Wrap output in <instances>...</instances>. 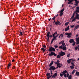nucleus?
<instances>
[{
    "label": "nucleus",
    "mask_w": 79,
    "mask_h": 79,
    "mask_svg": "<svg viewBox=\"0 0 79 79\" xmlns=\"http://www.w3.org/2000/svg\"><path fill=\"white\" fill-rule=\"evenodd\" d=\"M48 51L49 52H51V51H53V52H55V48H53L51 46L49 47Z\"/></svg>",
    "instance_id": "nucleus-1"
},
{
    "label": "nucleus",
    "mask_w": 79,
    "mask_h": 79,
    "mask_svg": "<svg viewBox=\"0 0 79 79\" xmlns=\"http://www.w3.org/2000/svg\"><path fill=\"white\" fill-rule=\"evenodd\" d=\"M47 76H48L47 77V79H49L52 76V75H51L50 76V73H47L46 74Z\"/></svg>",
    "instance_id": "nucleus-2"
},
{
    "label": "nucleus",
    "mask_w": 79,
    "mask_h": 79,
    "mask_svg": "<svg viewBox=\"0 0 79 79\" xmlns=\"http://www.w3.org/2000/svg\"><path fill=\"white\" fill-rule=\"evenodd\" d=\"M60 56H63V55H64L66 53L64 52H62V51H61V53H60Z\"/></svg>",
    "instance_id": "nucleus-3"
},
{
    "label": "nucleus",
    "mask_w": 79,
    "mask_h": 79,
    "mask_svg": "<svg viewBox=\"0 0 79 79\" xmlns=\"http://www.w3.org/2000/svg\"><path fill=\"white\" fill-rule=\"evenodd\" d=\"M49 70H53L54 71L55 69V68L53 66H52L50 67V68L49 69Z\"/></svg>",
    "instance_id": "nucleus-4"
},
{
    "label": "nucleus",
    "mask_w": 79,
    "mask_h": 79,
    "mask_svg": "<svg viewBox=\"0 0 79 79\" xmlns=\"http://www.w3.org/2000/svg\"><path fill=\"white\" fill-rule=\"evenodd\" d=\"M55 24H56V25L58 24V25H60L61 24V23H60V22L59 21L57 20V22H55Z\"/></svg>",
    "instance_id": "nucleus-5"
},
{
    "label": "nucleus",
    "mask_w": 79,
    "mask_h": 79,
    "mask_svg": "<svg viewBox=\"0 0 79 79\" xmlns=\"http://www.w3.org/2000/svg\"><path fill=\"white\" fill-rule=\"evenodd\" d=\"M57 73H55L54 74V75L52 76V78H55L56 77V76H57Z\"/></svg>",
    "instance_id": "nucleus-6"
},
{
    "label": "nucleus",
    "mask_w": 79,
    "mask_h": 79,
    "mask_svg": "<svg viewBox=\"0 0 79 79\" xmlns=\"http://www.w3.org/2000/svg\"><path fill=\"white\" fill-rule=\"evenodd\" d=\"M73 59H69L67 60V63L69 64V63H70L72 61Z\"/></svg>",
    "instance_id": "nucleus-7"
},
{
    "label": "nucleus",
    "mask_w": 79,
    "mask_h": 79,
    "mask_svg": "<svg viewBox=\"0 0 79 79\" xmlns=\"http://www.w3.org/2000/svg\"><path fill=\"white\" fill-rule=\"evenodd\" d=\"M74 0H68L69 2H68V5H70V3H71V2H73V1H74Z\"/></svg>",
    "instance_id": "nucleus-8"
},
{
    "label": "nucleus",
    "mask_w": 79,
    "mask_h": 79,
    "mask_svg": "<svg viewBox=\"0 0 79 79\" xmlns=\"http://www.w3.org/2000/svg\"><path fill=\"white\" fill-rule=\"evenodd\" d=\"M76 42H77V44H79V37L78 38H76Z\"/></svg>",
    "instance_id": "nucleus-9"
},
{
    "label": "nucleus",
    "mask_w": 79,
    "mask_h": 79,
    "mask_svg": "<svg viewBox=\"0 0 79 79\" xmlns=\"http://www.w3.org/2000/svg\"><path fill=\"white\" fill-rule=\"evenodd\" d=\"M62 66V64H57V66L59 67V68H60V67H61Z\"/></svg>",
    "instance_id": "nucleus-10"
},
{
    "label": "nucleus",
    "mask_w": 79,
    "mask_h": 79,
    "mask_svg": "<svg viewBox=\"0 0 79 79\" xmlns=\"http://www.w3.org/2000/svg\"><path fill=\"white\" fill-rule=\"evenodd\" d=\"M69 29V26H68L65 29V31H68Z\"/></svg>",
    "instance_id": "nucleus-11"
},
{
    "label": "nucleus",
    "mask_w": 79,
    "mask_h": 79,
    "mask_svg": "<svg viewBox=\"0 0 79 79\" xmlns=\"http://www.w3.org/2000/svg\"><path fill=\"white\" fill-rule=\"evenodd\" d=\"M66 45H65L64 46H63L62 47V49L63 50H66L67 48H66Z\"/></svg>",
    "instance_id": "nucleus-12"
},
{
    "label": "nucleus",
    "mask_w": 79,
    "mask_h": 79,
    "mask_svg": "<svg viewBox=\"0 0 79 79\" xmlns=\"http://www.w3.org/2000/svg\"><path fill=\"white\" fill-rule=\"evenodd\" d=\"M79 27V25H77L74 28V30H76Z\"/></svg>",
    "instance_id": "nucleus-13"
},
{
    "label": "nucleus",
    "mask_w": 79,
    "mask_h": 79,
    "mask_svg": "<svg viewBox=\"0 0 79 79\" xmlns=\"http://www.w3.org/2000/svg\"><path fill=\"white\" fill-rule=\"evenodd\" d=\"M79 14H77L76 15V16L75 17L76 19H79Z\"/></svg>",
    "instance_id": "nucleus-14"
},
{
    "label": "nucleus",
    "mask_w": 79,
    "mask_h": 79,
    "mask_svg": "<svg viewBox=\"0 0 79 79\" xmlns=\"http://www.w3.org/2000/svg\"><path fill=\"white\" fill-rule=\"evenodd\" d=\"M51 53L49 54V55L50 56H53V52L52 51L51 52Z\"/></svg>",
    "instance_id": "nucleus-15"
},
{
    "label": "nucleus",
    "mask_w": 79,
    "mask_h": 79,
    "mask_svg": "<svg viewBox=\"0 0 79 79\" xmlns=\"http://www.w3.org/2000/svg\"><path fill=\"white\" fill-rule=\"evenodd\" d=\"M77 10H76V12H78L79 11V7L78 6L76 7Z\"/></svg>",
    "instance_id": "nucleus-16"
},
{
    "label": "nucleus",
    "mask_w": 79,
    "mask_h": 79,
    "mask_svg": "<svg viewBox=\"0 0 79 79\" xmlns=\"http://www.w3.org/2000/svg\"><path fill=\"white\" fill-rule=\"evenodd\" d=\"M71 33H69L68 35V36H67V37H68L69 38H70L71 37Z\"/></svg>",
    "instance_id": "nucleus-17"
},
{
    "label": "nucleus",
    "mask_w": 79,
    "mask_h": 79,
    "mask_svg": "<svg viewBox=\"0 0 79 79\" xmlns=\"http://www.w3.org/2000/svg\"><path fill=\"white\" fill-rule=\"evenodd\" d=\"M69 42L70 43H73V42H74V40H73V39H70V40H69Z\"/></svg>",
    "instance_id": "nucleus-18"
},
{
    "label": "nucleus",
    "mask_w": 79,
    "mask_h": 79,
    "mask_svg": "<svg viewBox=\"0 0 79 79\" xmlns=\"http://www.w3.org/2000/svg\"><path fill=\"white\" fill-rule=\"evenodd\" d=\"M53 63H54V61H51V63H50V64H49L50 67V66H52L53 64Z\"/></svg>",
    "instance_id": "nucleus-19"
},
{
    "label": "nucleus",
    "mask_w": 79,
    "mask_h": 79,
    "mask_svg": "<svg viewBox=\"0 0 79 79\" xmlns=\"http://www.w3.org/2000/svg\"><path fill=\"white\" fill-rule=\"evenodd\" d=\"M67 73V71L66 70H65V71H63L62 72V74H65V73Z\"/></svg>",
    "instance_id": "nucleus-20"
},
{
    "label": "nucleus",
    "mask_w": 79,
    "mask_h": 79,
    "mask_svg": "<svg viewBox=\"0 0 79 79\" xmlns=\"http://www.w3.org/2000/svg\"><path fill=\"white\" fill-rule=\"evenodd\" d=\"M70 69H74V66H73V65L70 66Z\"/></svg>",
    "instance_id": "nucleus-21"
},
{
    "label": "nucleus",
    "mask_w": 79,
    "mask_h": 79,
    "mask_svg": "<svg viewBox=\"0 0 79 79\" xmlns=\"http://www.w3.org/2000/svg\"><path fill=\"white\" fill-rule=\"evenodd\" d=\"M64 8H63V9L61 10L60 11V13H63V11H64Z\"/></svg>",
    "instance_id": "nucleus-22"
},
{
    "label": "nucleus",
    "mask_w": 79,
    "mask_h": 79,
    "mask_svg": "<svg viewBox=\"0 0 79 79\" xmlns=\"http://www.w3.org/2000/svg\"><path fill=\"white\" fill-rule=\"evenodd\" d=\"M60 62V61H59V60H57V62H56L55 63V64H60V63H59Z\"/></svg>",
    "instance_id": "nucleus-23"
},
{
    "label": "nucleus",
    "mask_w": 79,
    "mask_h": 79,
    "mask_svg": "<svg viewBox=\"0 0 79 79\" xmlns=\"http://www.w3.org/2000/svg\"><path fill=\"white\" fill-rule=\"evenodd\" d=\"M60 39H62L63 37V34L60 35Z\"/></svg>",
    "instance_id": "nucleus-24"
},
{
    "label": "nucleus",
    "mask_w": 79,
    "mask_h": 79,
    "mask_svg": "<svg viewBox=\"0 0 79 79\" xmlns=\"http://www.w3.org/2000/svg\"><path fill=\"white\" fill-rule=\"evenodd\" d=\"M76 74L77 76H79V72H76Z\"/></svg>",
    "instance_id": "nucleus-25"
},
{
    "label": "nucleus",
    "mask_w": 79,
    "mask_h": 79,
    "mask_svg": "<svg viewBox=\"0 0 79 79\" xmlns=\"http://www.w3.org/2000/svg\"><path fill=\"white\" fill-rule=\"evenodd\" d=\"M50 32H48V33H47V37H48V36L50 35Z\"/></svg>",
    "instance_id": "nucleus-26"
},
{
    "label": "nucleus",
    "mask_w": 79,
    "mask_h": 79,
    "mask_svg": "<svg viewBox=\"0 0 79 79\" xmlns=\"http://www.w3.org/2000/svg\"><path fill=\"white\" fill-rule=\"evenodd\" d=\"M74 73H75V70H74L72 72V74H74Z\"/></svg>",
    "instance_id": "nucleus-27"
},
{
    "label": "nucleus",
    "mask_w": 79,
    "mask_h": 79,
    "mask_svg": "<svg viewBox=\"0 0 79 79\" xmlns=\"http://www.w3.org/2000/svg\"><path fill=\"white\" fill-rule=\"evenodd\" d=\"M76 18L75 17L73 19L72 21V22H73V21H75V20H76Z\"/></svg>",
    "instance_id": "nucleus-28"
},
{
    "label": "nucleus",
    "mask_w": 79,
    "mask_h": 79,
    "mask_svg": "<svg viewBox=\"0 0 79 79\" xmlns=\"http://www.w3.org/2000/svg\"><path fill=\"white\" fill-rule=\"evenodd\" d=\"M61 56H60V55H58L57 56V58H60Z\"/></svg>",
    "instance_id": "nucleus-29"
},
{
    "label": "nucleus",
    "mask_w": 79,
    "mask_h": 79,
    "mask_svg": "<svg viewBox=\"0 0 79 79\" xmlns=\"http://www.w3.org/2000/svg\"><path fill=\"white\" fill-rule=\"evenodd\" d=\"M11 66V64L10 63L8 64V66H7L8 69H9V67Z\"/></svg>",
    "instance_id": "nucleus-30"
},
{
    "label": "nucleus",
    "mask_w": 79,
    "mask_h": 79,
    "mask_svg": "<svg viewBox=\"0 0 79 79\" xmlns=\"http://www.w3.org/2000/svg\"><path fill=\"white\" fill-rule=\"evenodd\" d=\"M59 48H61V49H63V46L61 45L59 47Z\"/></svg>",
    "instance_id": "nucleus-31"
},
{
    "label": "nucleus",
    "mask_w": 79,
    "mask_h": 79,
    "mask_svg": "<svg viewBox=\"0 0 79 79\" xmlns=\"http://www.w3.org/2000/svg\"><path fill=\"white\" fill-rule=\"evenodd\" d=\"M69 24V22H68L67 23V22L65 23V25L66 26H67V25H68Z\"/></svg>",
    "instance_id": "nucleus-32"
},
{
    "label": "nucleus",
    "mask_w": 79,
    "mask_h": 79,
    "mask_svg": "<svg viewBox=\"0 0 79 79\" xmlns=\"http://www.w3.org/2000/svg\"><path fill=\"white\" fill-rule=\"evenodd\" d=\"M41 49L42 50H43V51L44 52L45 51V49H44V48H42Z\"/></svg>",
    "instance_id": "nucleus-33"
},
{
    "label": "nucleus",
    "mask_w": 79,
    "mask_h": 79,
    "mask_svg": "<svg viewBox=\"0 0 79 79\" xmlns=\"http://www.w3.org/2000/svg\"><path fill=\"white\" fill-rule=\"evenodd\" d=\"M64 45H65V43H62V47H63H63L65 46Z\"/></svg>",
    "instance_id": "nucleus-34"
},
{
    "label": "nucleus",
    "mask_w": 79,
    "mask_h": 79,
    "mask_svg": "<svg viewBox=\"0 0 79 79\" xmlns=\"http://www.w3.org/2000/svg\"><path fill=\"white\" fill-rule=\"evenodd\" d=\"M71 77H72V76H71V75H70L69 77V79H71Z\"/></svg>",
    "instance_id": "nucleus-35"
},
{
    "label": "nucleus",
    "mask_w": 79,
    "mask_h": 79,
    "mask_svg": "<svg viewBox=\"0 0 79 79\" xmlns=\"http://www.w3.org/2000/svg\"><path fill=\"white\" fill-rule=\"evenodd\" d=\"M69 76V73H67V76H66L67 77H68Z\"/></svg>",
    "instance_id": "nucleus-36"
},
{
    "label": "nucleus",
    "mask_w": 79,
    "mask_h": 79,
    "mask_svg": "<svg viewBox=\"0 0 79 79\" xmlns=\"http://www.w3.org/2000/svg\"><path fill=\"white\" fill-rule=\"evenodd\" d=\"M63 13H61L60 14V16H61L63 15Z\"/></svg>",
    "instance_id": "nucleus-37"
},
{
    "label": "nucleus",
    "mask_w": 79,
    "mask_h": 79,
    "mask_svg": "<svg viewBox=\"0 0 79 79\" xmlns=\"http://www.w3.org/2000/svg\"><path fill=\"white\" fill-rule=\"evenodd\" d=\"M63 74V75H64V76L65 77H66V76H67V74H66L65 73V74Z\"/></svg>",
    "instance_id": "nucleus-38"
},
{
    "label": "nucleus",
    "mask_w": 79,
    "mask_h": 79,
    "mask_svg": "<svg viewBox=\"0 0 79 79\" xmlns=\"http://www.w3.org/2000/svg\"><path fill=\"white\" fill-rule=\"evenodd\" d=\"M71 64L73 65L72 66H75V65H74V64L73 62H72L71 63Z\"/></svg>",
    "instance_id": "nucleus-39"
},
{
    "label": "nucleus",
    "mask_w": 79,
    "mask_h": 79,
    "mask_svg": "<svg viewBox=\"0 0 79 79\" xmlns=\"http://www.w3.org/2000/svg\"><path fill=\"white\" fill-rule=\"evenodd\" d=\"M77 49H78V47L76 46L75 48V50H77Z\"/></svg>",
    "instance_id": "nucleus-40"
},
{
    "label": "nucleus",
    "mask_w": 79,
    "mask_h": 79,
    "mask_svg": "<svg viewBox=\"0 0 79 79\" xmlns=\"http://www.w3.org/2000/svg\"><path fill=\"white\" fill-rule=\"evenodd\" d=\"M54 55V56H56V54H55V53L54 52H53V55Z\"/></svg>",
    "instance_id": "nucleus-41"
},
{
    "label": "nucleus",
    "mask_w": 79,
    "mask_h": 79,
    "mask_svg": "<svg viewBox=\"0 0 79 79\" xmlns=\"http://www.w3.org/2000/svg\"><path fill=\"white\" fill-rule=\"evenodd\" d=\"M55 18H56V17H55V16H54V17L52 19V20H55Z\"/></svg>",
    "instance_id": "nucleus-42"
},
{
    "label": "nucleus",
    "mask_w": 79,
    "mask_h": 79,
    "mask_svg": "<svg viewBox=\"0 0 79 79\" xmlns=\"http://www.w3.org/2000/svg\"><path fill=\"white\" fill-rule=\"evenodd\" d=\"M79 1H77L75 2V3H76L78 4V3H79Z\"/></svg>",
    "instance_id": "nucleus-43"
},
{
    "label": "nucleus",
    "mask_w": 79,
    "mask_h": 79,
    "mask_svg": "<svg viewBox=\"0 0 79 79\" xmlns=\"http://www.w3.org/2000/svg\"><path fill=\"white\" fill-rule=\"evenodd\" d=\"M54 47L55 48H58V46H54Z\"/></svg>",
    "instance_id": "nucleus-44"
},
{
    "label": "nucleus",
    "mask_w": 79,
    "mask_h": 79,
    "mask_svg": "<svg viewBox=\"0 0 79 79\" xmlns=\"http://www.w3.org/2000/svg\"><path fill=\"white\" fill-rule=\"evenodd\" d=\"M74 16H73V15L72 16L71 18V19H73L74 18Z\"/></svg>",
    "instance_id": "nucleus-45"
},
{
    "label": "nucleus",
    "mask_w": 79,
    "mask_h": 79,
    "mask_svg": "<svg viewBox=\"0 0 79 79\" xmlns=\"http://www.w3.org/2000/svg\"><path fill=\"white\" fill-rule=\"evenodd\" d=\"M60 76L61 77H62L63 76V74L62 73H60Z\"/></svg>",
    "instance_id": "nucleus-46"
},
{
    "label": "nucleus",
    "mask_w": 79,
    "mask_h": 79,
    "mask_svg": "<svg viewBox=\"0 0 79 79\" xmlns=\"http://www.w3.org/2000/svg\"><path fill=\"white\" fill-rule=\"evenodd\" d=\"M67 56V57H69L70 56V54H68Z\"/></svg>",
    "instance_id": "nucleus-47"
},
{
    "label": "nucleus",
    "mask_w": 79,
    "mask_h": 79,
    "mask_svg": "<svg viewBox=\"0 0 79 79\" xmlns=\"http://www.w3.org/2000/svg\"><path fill=\"white\" fill-rule=\"evenodd\" d=\"M20 33L21 34V35H23V32H21V31H20Z\"/></svg>",
    "instance_id": "nucleus-48"
},
{
    "label": "nucleus",
    "mask_w": 79,
    "mask_h": 79,
    "mask_svg": "<svg viewBox=\"0 0 79 79\" xmlns=\"http://www.w3.org/2000/svg\"><path fill=\"white\" fill-rule=\"evenodd\" d=\"M73 27H74V25L71 26V27L73 28Z\"/></svg>",
    "instance_id": "nucleus-49"
},
{
    "label": "nucleus",
    "mask_w": 79,
    "mask_h": 79,
    "mask_svg": "<svg viewBox=\"0 0 79 79\" xmlns=\"http://www.w3.org/2000/svg\"><path fill=\"white\" fill-rule=\"evenodd\" d=\"M57 34V32H56L55 33H54V35H56V34Z\"/></svg>",
    "instance_id": "nucleus-50"
},
{
    "label": "nucleus",
    "mask_w": 79,
    "mask_h": 79,
    "mask_svg": "<svg viewBox=\"0 0 79 79\" xmlns=\"http://www.w3.org/2000/svg\"><path fill=\"white\" fill-rule=\"evenodd\" d=\"M58 35H60V34H58L56 36V37H58Z\"/></svg>",
    "instance_id": "nucleus-51"
},
{
    "label": "nucleus",
    "mask_w": 79,
    "mask_h": 79,
    "mask_svg": "<svg viewBox=\"0 0 79 79\" xmlns=\"http://www.w3.org/2000/svg\"><path fill=\"white\" fill-rule=\"evenodd\" d=\"M69 34V33H65V35H68Z\"/></svg>",
    "instance_id": "nucleus-52"
},
{
    "label": "nucleus",
    "mask_w": 79,
    "mask_h": 79,
    "mask_svg": "<svg viewBox=\"0 0 79 79\" xmlns=\"http://www.w3.org/2000/svg\"><path fill=\"white\" fill-rule=\"evenodd\" d=\"M56 36H54V37H53V39H56Z\"/></svg>",
    "instance_id": "nucleus-53"
},
{
    "label": "nucleus",
    "mask_w": 79,
    "mask_h": 79,
    "mask_svg": "<svg viewBox=\"0 0 79 79\" xmlns=\"http://www.w3.org/2000/svg\"><path fill=\"white\" fill-rule=\"evenodd\" d=\"M64 40H62V41H61V44H62V43H64Z\"/></svg>",
    "instance_id": "nucleus-54"
},
{
    "label": "nucleus",
    "mask_w": 79,
    "mask_h": 79,
    "mask_svg": "<svg viewBox=\"0 0 79 79\" xmlns=\"http://www.w3.org/2000/svg\"><path fill=\"white\" fill-rule=\"evenodd\" d=\"M43 47L44 48H46V46H45V45H43Z\"/></svg>",
    "instance_id": "nucleus-55"
},
{
    "label": "nucleus",
    "mask_w": 79,
    "mask_h": 79,
    "mask_svg": "<svg viewBox=\"0 0 79 79\" xmlns=\"http://www.w3.org/2000/svg\"><path fill=\"white\" fill-rule=\"evenodd\" d=\"M72 45H73L74 46V45H75V43H73L72 44Z\"/></svg>",
    "instance_id": "nucleus-56"
},
{
    "label": "nucleus",
    "mask_w": 79,
    "mask_h": 79,
    "mask_svg": "<svg viewBox=\"0 0 79 79\" xmlns=\"http://www.w3.org/2000/svg\"><path fill=\"white\" fill-rule=\"evenodd\" d=\"M47 37H48V38H47L48 39H49V38H50L49 36H47Z\"/></svg>",
    "instance_id": "nucleus-57"
},
{
    "label": "nucleus",
    "mask_w": 79,
    "mask_h": 79,
    "mask_svg": "<svg viewBox=\"0 0 79 79\" xmlns=\"http://www.w3.org/2000/svg\"><path fill=\"white\" fill-rule=\"evenodd\" d=\"M53 40H54V38L52 39L51 41L53 42Z\"/></svg>",
    "instance_id": "nucleus-58"
},
{
    "label": "nucleus",
    "mask_w": 79,
    "mask_h": 79,
    "mask_svg": "<svg viewBox=\"0 0 79 79\" xmlns=\"http://www.w3.org/2000/svg\"><path fill=\"white\" fill-rule=\"evenodd\" d=\"M49 37H52V35H49Z\"/></svg>",
    "instance_id": "nucleus-59"
},
{
    "label": "nucleus",
    "mask_w": 79,
    "mask_h": 79,
    "mask_svg": "<svg viewBox=\"0 0 79 79\" xmlns=\"http://www.w3.org/2000/svg\"><path fill=\"white\" fill-rule=\"evenodd\" d=\"M14 61H15V60L13 59V60H12V62H14Z\"/></svg>",
    "instance_id": "nucleus-60"
},
{
    "label": "nucleus",
    "mask_w": 79,
    "mask_h": 79,
    "mask_svg": "<svg viewBox=\"0 0 79 79\" xmlns=\"http://www.w3.org/2000/svg\"><path fill=\"white\" fill-rule=\"evenodd\" d=\"M75 15V14H74V13L73 14V16H74V15Z\"/></svg>",
    "instance_id": "nucleus-61"
},
{
    "label": "nucleus",
    "mask_w": 79,
    "mask_h": 79,
    "mask_svg": "<svg viewBox=\"0 0 79 79\" xmlns=\"http://www.w3.org/2000/svg\"><path fill=\"white\" fill-rule=\"evenodd\" d=\"M62 44V43H61V42H60V43H59V44Z\"/></svg>",
    "instance_id": "nucleus-62"
},
{
    "label": "nucleus",
    "mask_w": 79,
    "mask_h": 79,
    "mask_svg": "<svg viewBox=\"0 0 79 79\" xmlns=\"http://www.w3.org/2000/svg\"><path fill=\"white\" fill-rule=\"evenodd\" d=\"M77 5H78V4H77V3H76V4H75V5L76 6H77Z\"/></svg>",
    "instance_id": "nucleus-63"
},
{
    "label": "nucleus",
    "mask_w": 79,
    "mask_h": 79,
    "mask_svg": "<svg viewBox=\"0 0 79 79\" xmlns=\"http://www.w3.org/2000/svg\"><path fill=\"white\" fill-rule=\"evenodd\" d=\"M54 36H55V35L53 34V35H52V37H54Z\"/></svg>",
    "instance_id": "nucleus-64"
}]
</instances>
